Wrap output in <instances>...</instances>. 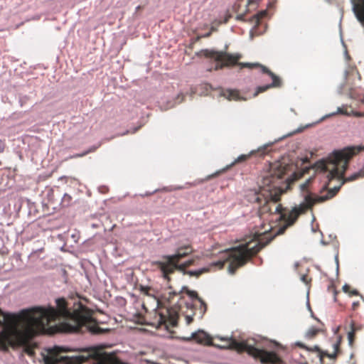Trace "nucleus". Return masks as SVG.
<instances>
[{
  "label": "nucleus",
  "instance_id": "nucleus-40",
  "mask_svg": "<svg viewBox=\"0 0 364 364\" xmlns=\"http://www.w3.org/2000/svg\"><path fill=\"white\" fill-rule=\"evenodd\" d=\"M356 74L358 75V79L360 80V74L358 73V72L356 71Z\"/></svg>",
  "mask_w": 364,
  "mask_h": 364
},
{
  "label": "nucleus",
  "instance_id": "nucleus-6",
  "mask_svg": "<svg viewBox=\"0 0 364 364\" xmlns=\"http://www.w3.org/2000/svg\"><path fill=\"white\" fill-rule=\"evenodd\" d=\"M191 252V247L184 246L178 248L174 255L164 256V260L159 262V268L164 276L166 277L168 274L172 273L176 269L183 273L186 268L193 264V260L189 259L181 264H178V261Z\"/></svg>",
  "mask_w": 364,
  "mask_h": 364
},
{
  "label": "nucleus",
  "instance_id": "nucleus-8",
  "mask_svg": "<svg viewBox=\"0 0 364 364\" xmlns=\"http://www.w3.org/2000/svg\"><path fill=\"white\" fill-rule=\"evenodd\" d=\"M230 346L232 348L239 351H248L249 353L257 358H259L264 363L277 364L280 360L274 353L268 352L255 348L250 344L247 343V341L238 342L236 340L232 339L230 341Z\"/></svg>",
  "mask_w": 364,
  "mask_h": 364
},
{
  "label": "nucleus",
  "instance_id": "nucleus-30",
  "mask_svg": "<svg viewBox=\"0 0 364 364\" xmlns=\"http://www.w3.org/2000/svg\"><path fill=\"white\" fill-rule=\"evenodd\" d=\"M348 73H349L348 70H345V72H344V77H345L346 79L347 78V77L348 75Z\"/></svg>",
  "mask_w": 364,
  "mask_h": 364
},
{
  "label": "nucleus",
  "instance_id": "nucleus-41",
  "mask_svg": "<svg viewBox=\"0 0 364 364\" xmlns=\"http://www.w3.org/2000/svg\"><path fill=\"white\" fill-rule=\"evenodd\" d=\"M173 106V105H168V106L166 107V108H167V109H168V108H171V107H172Z\"/></svg>",
  "mask_w": 364,
  "mask_h": 364
},
{
  "label": "nucleus",
  "instance_id": "nucleus-3",
  "mask_svg": "<svg viewBox=\"0 0 364 364\" xmlns=\"http://www.w3.org/2000/svg\"><path fill=\"white\" fill-rule=\"evenodd\" d=\"M364 150V146H353L344 148L342 150L335 151L326 160L316 164V171L323 173L327 178V182L323 189L327 188L331 180L338 178L343 179L342 184L353 181L359 178L364 177V169H361L347 178H343L348 168L349 160L356 154Z\"/></svg>",
  "mask_w": 364,
  "mask_h": 364
},
{
  "label": "nucleus",
  "instance_id": "nucleus-35",
  "mask_svg": "<svg viewBox=\"0 0 364 364\" xmlns=\"http://www.w3.org/2000/svg\"><path fill=\"white\" fill-rule=\"evenodd\" d=\"M243 18H244V15H239V16H237V18H238V19H243Z\"/></svg>",
  "mask_w": 364,
  "mask_h": 364
},
{
  "label": "nucleus",
  "instance_id": "nucleus-25",
  "mask_svg": "<svg viewBox=\"0 0 364 364\" xmlns=\"http://www.w3.org/2000/svg\"><path fill=\"white\" fill-rule=\"evenodd\" d=\"M90 152V151H85L82 154H76L73 157H81V156H83L85 155H86L87 154H88Z\"/></svg>",
  "mask_w": 364,
  "mask_h": 364
},
{
  "label": "nucleus",
  "instance_id": "nucleus-33",
  "mask_svg": "<svg viewBox=\"0 0 364 364\" xmlns=\"http://www.w3.org/2000/svg\"><path fill=\"white\" fill-rule=\"evenodd\" d=\"M336 262L337 264V269H338V256H336Z\"/></svg>",
  "mask_w": 364,
  "mask_h": 364
},
{
  "label": "nucleus",
  "instance_id": "nucleus-38",
  "mask_svg": "<svg viewBox=\"0 0 364 364\" xmlns=\"http://www.w3.org/2000/svg\"><path fill=\"white\" fill-rule=\"evenodd\" d=\"M209 36H210V33H206L205 35H203L202 37H208Z\"/></svg>",
  "mask_w": 364,
  "mask_h": 364
},
{
  "label": "nucleus",
  "instance_id": "nucleus-34",
  "mask_svg": "<svg viewBox=\"0 0 364 364\" xmlns=\"http://www.w3.org/2000/svg\"><path fill=\"white\" fill-rule=\"evenodd\" d=\"M271 228H272V227H270L269 229H266V230H264V232H259V234L262 235V234H263V233L266 232L267 230H269V229H271Z\"/></svg>",
  "mask_w": 364,
  "mask_h": 364
},
{
  "label": "nucleus",
  "instance_id": "nucleus-49",
  "mask_svg": "<svg viewBox=\"0 0 364 364\" xmlns=\"http://www.w3.org/2000/svg\"><path fill=\"white\" fill-rule=\"evenodd\" d=\"M299 131H300V130L294 131V133H296V132H299Z\"/></svg>",
  "mask_w": 364,
  "mask_h": 364
},
{
  "label": "nucleus",
  "instance_id": "nucleus-31",
  "mask_svg": "<svg viewBox=\"0 0 364 364\" xmlns=\"http://www.w3.org/2000/svg\"><path fill=\"white\" fill-rule=\"evenodd\" d=\"M68 199H70V197L68 194H65V195H64V196H63V199H64V200H66V199H68Z\"/></svg>",
  "mask_w": 364,
  "mask_h": 364
},
{
  "label": "nucleus",
  "instance_id": "nucleus-10",
  "mask_svg": "<svg viewBox=\"0 0 364 364\" xmlns=\"http://www.w3.org/2000/svg\"><path fill=\"white\" fill-rule=\"evenodd\" d=\"M240 65L242 67H247V68H255V67H259L263 73H267L272 78L273 81H272V82L271 84L265 85V86H260V87H259L257 88V91L255 94V96L257 95L258 93H259V92L265 91L266 90H267L268 88H269L271 87H275V86L278 85V84L277 82V81L278 80L277 77L274 73H272L271 71H269L266 67H264L263 65H259L258 63H240Z\"/></svg>",
  "mask_w": 364,
  "mask_h": 364
},
{
  "label": "nucleus",
  "instance_id": "nucleus-45",
  "mask_svg": "<svg viewBox=\"0 0 364 364\" xmlns=\"http://www.w3.org/2000/svg\"><path fill=\"white\" fill-rule=\"evenodd\" d=\"M139 9H140V6H138L136 8V10H139Z\"/></svg>",
  "mask_w": 364,
  "mask_h": 364
},
{
  "label": "nucleus",
  "instance_id": "nucleus-14",
  "mask_svg": "<svg viewBox=\"0 0 364 364\" xmlns=\"http://www.w3.org/2000/svg\"><path fill=\"white\" fill-rule=\"evenodd\" d=\"M340 342L339 339L336 343L333 344V352L332 353H328L327 351H321L320 353L321 359H322L323 356L328 357L331 359H335L339 348Z\"/></svg>",
  "mask_w": 364,
  "mask_h": 364
},
{
  "label": "nucleus",
  "instance_id": "nucleus-43",
  "mask_svg": "<svg viewBox=\"0 0 364 364\" xmlns=\"http://www.w3.org/2000/svg\"><path fill=\"white\" fill-rule=\"evenodd\" d=\"M307 306H308L309 309L311 311L309 302H307Z\"/></svg>",
  "mask_w": 364,
  "mask_h": 364
},
{
  "label": "nucleus",
  "instance_id": "nucleus-50",
  "mask_svg": "<svg viewBox=\"0 0 364 364\" xmlns=\"http://www.w3.org/2000/svg\"><path fill=\"white\" fill-rule=\"evenodd\" d=\"M362 102H363V103H364V99H363V100H362Z\"/></svg>",
  "mask_w": 364,
  "mask_h": 364
},
{
  "label": "nucleus",
  "instance_id": "nucleus-48",
  "mask_svg": "<svg viewBox=\"0 0 364 364\" xmlns=\"http://www.w3.org/2000/svg\"><path fill=\"white\" fill-rule=\"evenodd\" d=\"M293 133H290L289 134H287V136H291Z\"/></svg>",
  "mask_w": 364,
  "mask_h": 364
},
{
  "label": "nucleus",
  "instance_id": "nucleus-36",
  "mask_svg": "<svg viewBox=\"0 0 364 364\" xmlns=\"http://www.w3.org/2000/svg\"><path fill=\"white\" fill-rule=\"evenodd\" d=\"M345 55H346V59H347V60H348L350 57H349V55H348V54L347 51H346V53H345Z\"/></svg>",
  "mask_w": 364,
  "mask_h": 364
},
{
  "label": "nucleus",
  "instance_id": "nucleus-18",
  "mask_svg": "<svg viewBox=\"0 0 364 364\" xmlns=\"http://www.w3.org/2000/svg\"><path fill=\"white\" fill-rule=\"evenodd\" d=\"M267 11H265V10L262 11L259 13L253 16V19H254V21H255L256 23H258L259 19L264 17L267 15Z\"/></svg>",
  "mask_w": 364,
  "mask_h": 364
},
{
  "label": "nucleus",
  "instance_id": "nucleus-22",
  "mask_svg": "<svg viewBox=\"0 0 364 364\" xmlns=\"http://www.w3.org/2000/svg\"><path fill=\"white\" fill-rule=\"evenodd\" d=\"M353 337H354V330L353 329L351 331L348 332V340L350 346L353 345Z\"/></svg>",
  "mask_w": 364,
  "mask_h": 364
},
{
  "label": "nucleus",
  "instance_id": "nucleus-12",
  "mask_svg": "<svg viewBox=\"0 0 364 364\" xmlns=\"http://www.w3.org/2000/svg\"><path fill=\"white\" fill-rule=\"evenodd\" d=\"M168 316L161 314L160 321L161 323H166L167 322L172 326H176L177 324L178 315L175 312L167 311Z\"/></svg>",
  "mask_w": 364,
  "mask_h": 364
},
{
  "label": "nucleus",
  "instance_id": "nucleus-15",
  "mask_svg": "<svg viewBox=\"0 0 364 364\" xmlns=\"http://www.w3.org/2000/svg\"><path fill=\"white\" fill-rule=\"evenodd\" d=\"M347 107H348L347 105H343L341 107H337V109L336 112L330 113L328 114H326L325 117H323V119L333 117L336 114H343L346 116H350L351 115L350 112H349L345 109V108Z\"/></svg>",
  "mask_w": 364,
  "mask_h": 364
},
{
  "label": "nucleus",
  "instance_id": "nucleus-47",
  "mask_svg": "<svg viewBox=\"0 0 364 364\" xmlns=\"http://www.w3.org/2000/svg\"><path fill=\"white\" fill-rule=\"evenodd\" d=\"M219 172H216L215 174H213V176H217Z\"/></svg>",
  "mask_w": 364,
  "mask_h": 364
},
{
  "label": "nucleus",
  "instance_id": "nucleus-37",
  "mask_svg": "<svg viewBox=\"0 0 364 364\" xmlns=\"http://www.w3.org/2000/svg\"><path fill=\"white\" fill-rule=\"evenodd\" d=\"M259 0H249V4L252 3V2H256V1H259Z\"/></svg>",
  "mask_w": 364,
  "mask_h": 364
},
{
  "label": "nucleus",
  "instance_id": "nucleus-29",
  "mask_svg": "<svg viewBox=\"0 0 364 364\" xmlns=\"http://www.w3.org/2000/svg\"><path fill=\"white\" fill-rule=\"evenodd\" d=\"M350 294H353V295H358V291L357 290H353L350 292Z\"/></svg>",
  "mask_w": 364,
  "mask_h": 364
},
{
  "label": "nucleus",
  "instance_id": "nucleus-26",
  "mask_svg": "<svg viewBox=\"0 0 364 364\" xmlns=\"http://www.w3.org/2000/svg\"><path fill=\"white\" fill-rule=\"evenodd\" d=\"M350 287L348 284H345L343 287V290L344 292H348Z\"/></svg>",
  "mask_w": 364,
  "mask_h": 364
},
{
  "label": "nucleus",
  "instance_id": "nucleus-13",
  "mask_svg": "<svg viewBox=\"0 0 364 364\" xmlns=\"http://www.w3.org/2000/svg\"><path fill=\"white\" fill-rule=\"evenodd\" d=\"M221 95L228 100H239L242 99L237 90H226L221 92Z\"/></svg>",
  "mask_w": 364,
  "mask_h": 364
},
{
  "label": "nucleus",
  "instance_id": "nucleus-4",
  "mask_svg": "<svg viewBox=\"0 0 364 364\" xmlns=\"http://www.w3.org/2000/svg\"><path fill=\"white\" fill-rule=\"evenodd\" d=\"M242 244L238 247L227 249L220 252V259L210 264L209 267H203L196 270L184 271L183 274L191 277H198L209 270L210 267H215L221 269L225 262H229L228 272L234 274L236 269L243 265L247 260L254 254L259 252L266 244L260 241Z\"/></svg>",
  "mask_w": 364,
  "mask_h": 364
},
{
  "label": "nucleus",
  "instance_id": "nucleus-32",
  "mask_svg": "<svg viewBox=\"0 0 364 364\" xmlns=\"http://www.w3.org/2000/svg\"><path fill=\"white\" fill-rule=\"evenodd\" d=\"M178 99H181L178 102H181L183 101V96L178 95Z\"/></svg>",
  "mask_w": 364,
  "mask_h": 364
},
{
  "label": "nucleus",
  "instance_id": "nucleus-24",
  "mask_svg": "<svg viewBox=\"0 0 364 364\" xmlns=\"http://www.w3.org/2000/svg\"><path fill=\"white\" fill-rule=\"evenodd\" d=\"M193 321V318L191 316H186V321L187 324H190Z\"/></svg>",
  "mask_w": 364,
  "mask_h": 364
},
{
  "label": "nucleus",
  "instance_id": "nucleus-7",
  "mask_svg": "<svg viewBox=\"0 0 364 364\" xmlns=\"http://www.w3.org/2000/svg\"><path fill=\"white\" fill-rule=\"evenodd\" d=\"M70 351V349L64 346H54L49 349L43 356L45 364H81L87 360L91 354L78 355L74 356L62 355V353Z\"/></svg>",
  "mask_w": 364,
  "mask_h": 364
},
{
  "label": "nucleus",
  "instance_id": "nucleus-17",
  "mask_svg": "<svg viewBox=\"0 0 364 364\" xmlns=\"http://www.w3.org/2000/svg\"><path fill=\"white\" fill-rule=\"evenodd\" d=\"M320 330L315 327H311L306 333V336L308 338H312L315 336Z\"/></svg>",
  "mask_w": 364,
  "mask_h": 364
},
{
  "label": "nucleus",
  "instance_id": "nucleus-27",
  "mask_svg": "<svg viewBox=\"0 0 364 364\" xmlns=\"http://www.w3.org/2000/svg\"><path fill=\"white\" fill-rule=\"evenodd\" d=\"M301 280L305 283V284H307V279H306V275H302L301 277Z\"/></svg>",
  "mask_w": 364,
  "mask_h": 364
},
{
  "label": "nucleus",
  "instance_id": "nucleus-5",
  "mask_svg": "<svg viewBox=\"0 0 364 364\" xmlns=\"http://www.w3.org/2000/svg\"><path fill=\"white\" fill-rule=\"evenodd\" d=\"M311 181L312 178H309L300 185V194L303 198V201L291 213L290 218H291V221L290 223L297 219L300 214L311 208L315 203L323 202L333 197L341 188V186L334 187L333 189L328 191L326 195L318 196L313 195L311 193V189L310 188Z\"/></svg>",
  "mask_w": 364,
  "mask_h": 364
},
{
  "label": "nucleus",
  "instance_id": "nucleus-23",
  "mask_svg": "<svg viewBox=\"0 0 364 364\" xmlns=\"http://www.w3.org/2000/svg\"><path fill=\"white\" fill-rule=\"evenodd\" d=\"M350 114H351V115H353V116L357 117H364V112L352 111L350 112Z\"/></svg>",
  "mask_w": 364,
  "mask_h": 364
},
{
  "label": "nucleus",
  "instance_id": "nucleus-44",
  "mask_svg": "<svg viewBox=\"0 0 364 364\" xmlns=\"http://www.w3.org/2000/svg\"><path fill=\"white\" fill-rule=\"evenodd\" d=\"M321 244H323V245H326V242H325L323 240H321Z\"/></svg>",
  "mask_w": 364,
  "mask_h": 364
},
{
  "label": "nucleus",
  "instance_id": "nucleus-20",
  "mask_svg": "<svg viewBox=\"0 0 364 364\" xmlns=\"http://www.w3.org/2000/svg\"><path fill=\"white\" fill-rule=\"evenodd\" d=\"M98 356H99L98 360L102 363H105L106 362H107L109 360V356L106 353L102 354V355H98Z\"/></svg>",
  "mask_w": 364,
  "mask_h": 364
},
{
  "label": "nucleus",
  "instance_id": "nucleus-42",
  "mask_svg": "<svg viewBox=\"0 0 364 364\" xmlns=\"http://www.w3.org/2000/svg\"><path fill=\"white\" fill-rule=\"evenodd\" d=\"M265 148H266V146H264V147H262V148L258 149V151H259L260 150H262V149H264Z\"/></svg>",
  "mask_w": 364,
  "mask_h": 364
},
{
  "label": "nucleus",
  "instance_id": "nucleus-11",
  "mask_svg": "<svg viewBox=\"0 0 364 364\" xmlns=\"http://www.w3.org/2000/svg\"><path fill=\"white\" fill-rule=\"evenodd\" d=\"M187 341L194 339L199 343L208 344L210 342L209 336L203 331L198 330L191 333V336L185 338Z\"/></svg>",
  "mask_w": 364,
  "mask_h": 364
},
{
  "label": "nucleus",
  "instance_id": "nucleus-46",
  "mask_svg": "<svg viewBox=\"0 0 364 364\" xmlns=\"http://www.w3.org/2000/svg\"><path fill=\"white\" fill-rule=\"evenodd\" d=\"M298 267V263H295V268H296Z\"/></svg>",
  "mask_w": 364,
  "mask_h": 364
},
{
  "label": "nucleus",
  "instance_id": "nucleus-28",
  "mask_svg": "<svg viewBox=\"0 0 364 364\" xmlns=\"http://www.w3.org/2000/svg\"><path fill=\"white\" fill-rule=\"evenodd\" d=\"M4 146L2 143V141L0 140V152L4 151Z\"/></svg>",
  "mask_w": 364,
  "mask_h": 364
},
{
  "label": "nucleus",
  "instance_id": "nucleus-16",
  "mask_svg": "<svg viewBox=\"0 0 364 364\" xmlns=\"http://www.w3.org/2000/svg\"><path fill=\"white\" fill-rule=\"evenodd\" d=\"M253 153H255V151H252L249 154H242V155L239 156L232 163H231L229 166H228L225 168L223 169L221 171H223L229 168L230 167H231L232 166H233L234 164H235L237 163H240V162L245 161Z\"/></svg>",
  "mask_w": 364,
  "mask_h": 364
},
{
  "label": "nucleus",
  "instance_id": "nucleus-1",
  "mask_svg": "<svg viewBox=\"0 0 364 364\" xmlns=\"http://www.w3.org/2000/svg\"><path fill=\"white\" fill-rule=\"evenodd\" d=\"M57 309L53 306H34L23 309L18 314L4 313L0 309V348L25 344L35 335L47 331L51 321L58 320L60 331L77 333L82 326L90 323L91 316L86 308L70 312L63 298L55 300Z\"/></svg>",
  "mask_w": 364,
  "mask_h": 364
},
{
  "label": "nucleus",
  "instance_id": "nucleus-21",
  "mask_svg": "<svg viewBox=\"0 0 364 364\" xmlns=\"http://www.w3.org/2000/svg\"><path fill=\"white\" fill-rule=\"evenodd\" d=\"M29 97L27 95H21L19 97V103L21 107H23L28 101Z\"/></svg>",
  "mask_w": 364,
  "mask_h": 364
},
{
  "label": "nucleus",
  "instance_id": "nucleus-19",
  "mask_svg": "<svg viewBox=\"0 0 364 364\" xmlns=\"http://www.w3.org/2000/svg\"><path fill=\"white\" fill-rule=\"evenodd\" d=\"M188 294L191 297V298H196L203 305H205L203 301L199 298L198 296V294L196 291H188Z\"/></svg>",
  "mask_w": 364,
  "mask_h": 364
},
{
  "label": "nucleus",
  "instance_id": "nucleus-39",
  "mask_svg": "<svg viewBox=\"0 0 364 364\" xmlns=\"http://www.w3.org/2000/svg\"><path fill=\"white\" fill-rule=\"evenodd\" d=\"M358 304V302H354V303L353 304V306L355 307V306H356Z\"/></svg>",
  "mask_w": 364,
  "mask_h": 364
},
{
  "label": "nucleus",
  "instance_id": "nucleus-2",
  "mask_svg": "<svg viewBox=\"0 0 364 364\" xmlns=\"http://www.w3.org/2000/svg\"><path fill=\"white\" fill-rule=\"evenodd\" d=\"M284 172L279 171L277 173H266L262 176V179L259 183V191L250 190L247 194V200L250 203H257L258 204V213L259 217L262 219H267L265 215L268 214V217H273L277 215L275 220H281L285 223V225L279 229L277 233L282 232L287 227L294 224L296 220L291 223V218L290 214L292 210L298 207H294L288 213H282V207L280 204L276 203L279 200L280 196L282 193V189L279 187L280 179L282 178ZM274 220V218H272Z\"/></svg>",
  "mask_w": 364,
  "mask_h": 364
},
{
  "label": "nucleus",
  "instance_id": "nucleus-9",
  "mask_svg": "<svg viewBox=\"0 0 364 364\" xmlns=\"http://www.w3.org/2000/svg\"><path fill=\"white\" fill-rule=\"evenodd\" d=\"M204 53L205 56L211 58L217 62L215 68V70L220 69L224 66L234 65L240 58V55H234L225 52H219L213 50H205Z\"/></svg>",
  "mask_w": 364,
  "mask_h": 364
}]
</instances>
